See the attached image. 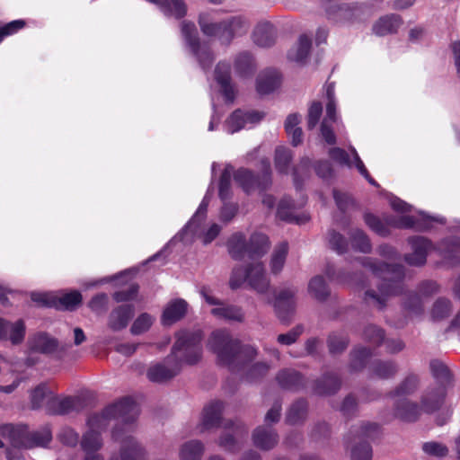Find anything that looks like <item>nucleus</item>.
<instances>
[{"label": "nucleus", "instance_id": "1", "mask_svg": "<svg viewBox=\"0 0 460 460\" xmlns=\"http://www.w3.org/2000/svg\"><path fill=\"white\" fill-rule=\"evenodd\" d=\"M137 416V403L132 399L124 398L88 418L87 427L100 433L105 430L112 420L116 421L111 437L114 441L120 444V450L119 454L112 455L110 460H146L145 449L131 435Z\"/></svg>", "mask_w": 460, "mask_h": 460}, {"label": "nucleus", "instance_id": "2", "mask_svg": "<svg viewBox=\"0 0 460 460\" xmlns=\"http://www.w3.org/2000/svg\"><path fill=\"white\" fill-rule=\"evenodd\" d=\"M363 265L372 271L375 278L383 280L381 284H378V292L369 288L365 290L364 301L367 305L382 310L386 306L387 299L390 296L402 291V266L377 262L371 258L364 259Z\"/></svg>", "mask_w": 460, "mask_h": 460}, {"label": "nucleus", "instance_id": "3", "mask_svg": "<svg viewBox=\"0 0 460 460\" xmlns=\"http://www.w3.org/2000/svg\"><path fill=\"white\" fill-rule=\"evenodd\" d=\"M208 348L217 355L219 364L228 367L233 371L257 355L255 348L242 346L226 330L213 332L208 338Z\"/></svg>", "mask_w": 460, "mask_h": 460}, {"label": "nucleus", "instance_id": "4", "mask_svg": "<svg viewBox=\"0 0 460 460\" xmlns=\"http://www.w3.org/2000/svg\"><path fill=\"white\" fill-rule=\"evenodd\" d=\"M176 337L171 354L175 356L181 367L182 363L197 364L202 358L201 331H181Z\"/></svg>", "mask_w": 460, "mask_h": 460}, {"label": "nucleus", "instance_id": "5", "mask_svg": "<svg viewBox=\"0 0 460 460\" xmlns=\"http://www.w3.org/2000/svg\"><path fill=\"white\" fill-rule=\"evenodd\" d=\"M247 282L249 287L259 294H265L270 288L264 266L261 262L251 263L245 270L242 268H234L229 280L232 289L239 288Z\"/></svg>", "mask_w": 460, "mask_h": 460}, {"label": "nucleus", "instance_id": "6", "mask_svg": "<svg viewBox=\"0 0 460 460\" xmlns=\"http://www.w3.org/2000/svg\"><path fill=\"white\" fill-rule=\"evenodd\" d=\"M0 435L8 438L11 445L18 449L31 448L35 446L45 447L52 438L51 431L48 428L29 436L23 429L16 428L12 424L1 426Z\"/></svg>", "mask_w": 460, "mask_h": 460}, {"label": "nucleus", "instance_id": "7", "mask_svg": "<svg viewBox=\"0 0 460 460\" xmlns=\"http://www.w3.org/2000/svg\"><path fill=\"white\" fill-rule=\"evenodd\" d=\"M378 431L379 426L376 423L361 422L351 427L350 439L357 443L351 448V460H371L372 448L366 439L375 438Z\"/></svg>", "mask_w": 460, "mask_h": 460}, {"label": "nucleus", "instance_id": "8", "mask_svg": "<svg viewBox=\"0 0 460 460\" xmlns=\"http://www.w3.org/2000/svg\"><path fill=\"white\" fill-rule=\"evenodd\" d=\"M200 295L208 305H216V307L211 310V314L215 317L239 323L243 322L244 313L241 307L223 304L219 299L212 296L210 289L206 287L201 288Z\"/></svg>", "mask_w": 460, "mask_h": 460}, {"label": "nucleus", "instance_id": "9", "mask_svg": "<svg viewBox=\"0 0 460 460\" xmlns=\"http://www.w3.org/2000/svg\"><path fill=\"white\" fill-rule=\"evenodd\" d=\"M181 367L174 355H168L163 361L151 365L146 372L147 378L155 383L165 382L181 371Z\"/></svg>", "mask_w": 460, "mask_h": 460}, {"label": "nucleus", "instance_id": "10", "mask_svg": "<svg viewBox=\"0 0 460 460\" xmlns=\"http://www.w3.org/2000/svg\"><path fill=\"white\" fill-rule=\"evenodd\" d=\"M181 32L187 43L197 56L200 66L204 69L209 67L214 59L213 55L206 47L199 46L194 23L183 22L181 23Z\"/></svg>", "mask_w": 460, "mask_h": 460}, {"label": "nucleus", "instance_id": "11", "mask_svg": "<svg viewBox=\"0 0 460 460\" xmlns=\"http://www.w3.org/2000/svg\"><path fill=\"white\" fill-rule=\"evenodd\" d=\"M261 164L265 170L264 180L262 182H260L248 169L240 168L234 172V178L235 182L238 183L244 191L250 192L256 186H261L262 189H266L270 184V162L268 160H263Z\"/></svg>", "mask_w": 460, "mask_h": 460}, {"label": "nucleus", "instance_id": "12", "mask_svg": "<svg viewBox=\"0 0 460 460\" xmlns=\"http://www.w3.org/2000/svg\"><path fill=\"white\" fill-rule=\"evenodd\" d=\"M296 290L286 288L281 290L275 298L274 308L278 317L282 322H288L296 307Z\"/></svg>", "mask_w": 460, "mask_h": 460}, {"label": "nucleus", "instance_id": "13", "mask_svg": "<svg viewBox=\"0 0 460 460\" xmlns=\"http://www.w3.org/2000/svg\"><path fill=\"white\" fill-rule=\"evenodd\" d=\"M412 252L405 255V261L411 266H422L426 262L428 252L431 249L429 241L421 236L409 239Z\"/></svg>", "mask_w": 460, "mask_h": 460}, {"label": "nucleus", "instance_id": "14", "mask_svg": "<svg viewBox=\"0 0 460 460\" xmlns=\"http://www.w3.org/2000/svg\"><path fill=\"white\" fill-rule=\"evenodd\" d=\"M263 114L259 111L243 112L241 111H234L226 121V128L228 133L234 134L247 124H255L261 120Z\"/></svg>", "mask_w": 460, "mask_h": 460}, {"label": "nucleus", "instance_id": "15", "mask_svg": "<svg viewBox=\"0 0 460 460\" xmlns=\"http://www.w3.org/2000/svg\"><path fill=\"white\" fill-rule=\"evenodd\" d=\"M135 314V307L132 305H122L115 307L108 317V327L112 332L124 330Z\"/></svg>", "mask_w": 460, "mask_h": 460}, {"label": "nucleus", "instance_id": "16", "mask_svg": "<svg viewBox=\"0 0 460 460\" xmlns=\"http://www.w3.org/2000/svg\"><path fill=\"white\" fill-rule=\"evenodd\" d=\"M224 403L220 401L211 402L204 407L200 430H209L221 426Z\"/></svg>", "mask_w": 460, "mask_h": 460}, {"label": "nucleus", "instance_id": "17", "mask_svg": "<svg viewBox=\"0 0 460 460\" xmlns=\"http://www.w3.org/2000/svg\"><path fill=\"white\" fill-rule=\"evenodd\" d=\"M446 396L443 385L428 388L421 396V407L425 412H433L440 408Z\"/></svg>", "mask_w": 460, "mask_h": 460}, {"label": "nucleus", "instance_id": "18", "mask_svg": "<svg viewBox=\"0 0 460 460\" xmlns=\"http://www.w3.org/2000/svg\"><path fill=\"white\" fill-rule=\"evenodd\" d=\"M423 411L422 407H419L417 402H411L407 398L396 400L394 403V417L403 421H415Z\"/></svg>", "mask_w": 460, "mask_h": 460}, {"label": "nucleus", "instance_id": "19", "mask_svg": "<svg viewBox=\"0 0 460 460\" xmlns=\"http://www.w3.org/2000/svg\"><path fill=\"white\" fill-rule=\"evenodd\" d=\"M215 79L221 86L222 93L228 102H233L235 97V93L233 85L231 84L230 76V65L225 62L217 64L215 70Z\"/></svg>", "mask_w": 460, "mask_h": 460}, {"label": "nucleus", "instance_id": "20", "mask_svg": "<svg viewBox=\"0 0 460 460\" xmlns=\"http://www.w3.org/2000/svg\"><path fill=\"white\" fill-rule=\"evenodd\" d=\"M47 411L53 415H66L80 410V401L73 398L58 399L54 396L47 403Z\"/></svg>", "mask_w": 460, "mask_h": 460}, {"label": "nucleus", "instance_id": "21", "mask_svg": "<svg viewBox=\"0 0 460 460\" xmlns=\"http://www.w3.org/2000/svg\"><path fill=\"white\" fill-rule=\"evenodd\" d=\"M24 335L25 325L22 320L11 323L0 318V340L9 339L12 343L17 344L22 341Z\"/></svg>", "mask_w": 460, "mask_h": 460}, {"label": "nucleus", "instance_id": "22", "mask_svg": "<svg viewBox=\"0 0 460 460\" xmlns=\"http://www.w3.org/2000/svg\"><path fill=\"white\" fill-rule=\"evenodd\" d=\"M248 31L247 22L241 16H234L224 21L223 42L229 43L234 37L245 34Z\"/></svg>", "mask_w": 460, "mask_h": 460}, {"label": "nucleus", "instance_id": "23", "mask_svg": "<svg viewBox=\"0 0 460 460\" xmlns=\"http://www.w3.org/2000/svg\"><path fill=\"white\" fill-rule=\"evenodd\" d=\"M402 18L397 14H388L380 17L373 25L372 31L377 36L395 33L402 25Z\"/></svg>", "mask_w": 460, "mask_h": 460}, {"label": "nucleus", "instance_id": "24", "mask_svg": "<svg viewBox=\"0 0 460 460\" xmlns=\"http://www.w3.org/2000/svg\"><path fill=\"white\" fill-rule=\"evenodd\" d=\"M247 249L249 258L262 257L270 249L268 236L259 232L252 233L247 242Z\"/></svg>", "mask_w": 460, "mask_h": 460}, {"label": "nucleus", "instance_id": "25", "mask_svg": "<svg viewBox=\"0 0 460 460\" xmlns=\"http://www.w3.org/2000/svg\"><path fill=\"white\" fill-rule=\"evenodd\" d=\"M228 253L234 260H243L248 256L247 241L243 233L233 234L226 242Z\"/></svg>", "mask_w": 460, "mask_h": 460}, {"label": "nucleus", "instance_id": "26", "mask_svg": "<svg viewBox=\"0 0 460 460\" xmlns=\"http://www.w3.org/2000/svg\"><path fill=\"white\" fill-rule=\"evenodd\" d=\"M341 382L339 376L330 373L323 375L315 382L314 391L320 395H330L336 393L341 387Z\"/></svg>", "mask_w": 460, "mask_h": 460}, {"label": "nucleus", "instance_id": "27", "mask_svg": "<svg viewBox=\"0 0 460 460\" xmlns=\"http://www.w3.org/2000/svg\"><path fill=\"white\" fill-rule=\"evenodd\" d=\"M254 445L261 449L269 450L278 443V436L271 428L260 427L253 432Z\"/></svg>", "mask_w": 460, "mask_h": 460}, {"label": "nucleus", "instance_id": "28", "mask_svg": "<svg viewBox=\"0 0 460 460\" xmlns=\"http://www.w3.org/2000/svg\"><path fill=\"white\" fill-rule=\"evenodd\" d=\"M280 82V76L277 71H265L258 76L257 91L260 94L270 93L279 86Z\"/></svg>", "mask_w": 460, "mask_h": 460}, {"label": "nucleus", "instance_id": "29", "mask_svg": "<svg viewBox=\"0 0 460 460\" xmlns=\"http://www.w3.org/2000/svg\"><path fill=\"white\" fill-rule=\"evenodd\" d=\"M58 342L55 338L43 333L35 335L30 341L31 349L44 354L54 353L58 349Z\"/></svg>", "mask_w": 460, "mask_h": 460}, {"label": "nucleus", "instance_id": "30", "mask_svg": "<svg viewBox=\"0 0 460 460\" xmlns=\"http://www.w3.org/2000/svg\"><path fill=\"white\" fill-rule=\"evenodd\" d=\"M187 311V303L183 299H176L171 302L164 309L163 322L172 324L183 317Z\"/></svg>", "mask_w": 460, "mask_h": 460}, {"label": "nucleus", "instance_id": "31", "mask_svg": "<svg viewBox=\"0 0 460 460\" xmlns=\"http://www.w3.org/2000/svg\"><path fill=\"white\" fill-rule=\"evenodd\" d=\"M277 381L279 385L286 389H299L304 386L303 376L296 370L284 369L279 372Z\"/></svg>", "mask_w": 460, "mask_h": 460}, {"label": "nucleus", "instance_id": "32", "mask_svg": "<svg viewBox=\"0 0 460 460\" xmlns=\"http://www.w3.org/2000/svg\"><path fill=\"white\" fill-rule=\"evenodd\" d=\"M311 40L306 35H301L297 42L289 49L288 59L295 62H303L307 58L311 50Z\"/></svg>", "mask_w": 460, "mask_h": 460}, {"label": "nucleus", "instance_id": "33", "mask_svg": "<svg viewBox=\"0 0 460 460\" xmlns=\"http://www.w3.org/2000/svg\"><path fill=\"white\" fill-rule=\"evenodd\" d=\"M325 9L330 16L336 15L339 20L351 21L361 13V9L355 4L331 5L325 6Z\"/></svg>", "mask_w": 460, "mask_h": 460}, {"label": "nucleus", "instance_id": "34", "mask_svg": "<svg viewBox=\"0 0 460 460\" xmlns=\"http://www.w3.org/2000/svg\"><path fill=\"white\" fill-rule=\"evenodd\" d=\"M253 41L262 48L272 46L275 42L273 26L270 23L259 24L253 32Z\"/></svg>", "mask_w": 460, "mask_h": 460}, {"label": "nucleus", "instance_id": "35", "mask_svg": "<svg viewBox=\"0 0 460 460\" xmlns=\"http://www.w3.org/2000/svg\"><path fill=\"white\" fill-rule=\"evenodd\" d=\"M295 205L289 198H283L278 206L277 216L281 220L303 224L308 220L307 217H297L294 215Z\"/></svg>", "mask_w": 460, "mask_h": 460}, {"label": "nucleus", "instance_id": "36", "mask_svg": "<svg viewBox=\"0 0 460 460\" xmlns=\"http://www.w3.org/2000/svg\"><path fill=\"white\" fill-rule=\"evenodd\" d=\"M208 202V198L205 196L201 203L199 204L195 215L191 217V219L189 221L185 228L182 230L181 234H183V238L187 239L188 233L189 231H192V228H194L193 232L195 234L198 233V230L196 228L199 227L206 218Z\"/></svg>", "mask_w": 460, "mask_h": 460}, {"label": "nucleus", "instance_id": "37", "mask_svg": "<svg viewBox=\"0 0 460 460\" xmlns=\"http://www.w3.org/2000/svg\"><path fill=\"white\" fill-rule=\"evenodd\" d=\"M196 229L198 233L195 234L193 230L189 231L187 239L182 237V240L185 242H192L194 239L198 238L200 239L204 244H208L216 239L221 231V227L217 224H212L206 231L203 230L201 226Z\"/></svg>", "mask_w": 460, "mask_h": 460}, {"label": "nucleus", "instance_id": "38", "mask_svg": "<svg viewBox=\"0 0 460 460\" xmlns=\"http://www.w3.org/2000/svg\"><path fill=\"white\" fill-rule=\"evenodd\" d=\"M204 451L199 440H190L181 446L179 456L181 460H199Z\"/></svg>", "mask_w": 460, "mask_h": 460}, {"label": "nucleus", "instance_id": "39", "mask_svg": "<svg viewBox=\"0 0 460 460\" xmlns=\"http://www.w3.org/2000/svg\"><path fill=\"white\" fill-rule=\"evenodd\" d=\"M288 252V243H280L275 247L270 261L271 273L279 274L282 270L287 259Z\"/></svg>", "mask_w": 460, "mask_h": 460}, {"label": "nucleus", "instance_id": "40", "mask_svg": "<svg viewBox=\"0 0 460 460\" xmlns=\"http://www.w3.org/2000/svg\"><path fill=\"white\" fill-rule=\"evenodd\" d=\"M102 438L100 432L88 428L81 439V447L84 453L97 452L102 447Z\"/></svg>", "mask_w": 460, "mask_h": 460}, {"label": "nucleus", "instance_id": "41", "mask_svg": "<svg viewBox=\"0 0 460 460\" xmlns=\"http://www.w3.org/2000/svg\"><path fill=\"white\" fill-rule=\"evenodd\" d=\"M199 26L201 31L208 37H217L223 42L224 21L220 22H213L209 20L208 14L199 16Z\"/></svg>", "mask_w": 460, "mask_h": 460}, {"label": "nucleus", "instance_id": "42", "mask_svg": "<svg viewBox=\"0 0 460 460\" xmlns=\"http://www.w3.org/2000/svg\"><path fill=\"white\" fill-rule=\"evenodd\" d=\"M419 387V377L416 375L407 376L400 385L392 392V395L399 397V399L405 398L412 394Z\"/></svg>", "mask_w": 460, "mask_h": 460}, {"label": "nucleus", "instance_id": "43", "mask_svg": "<svg viewBox=\"0 0 460 460\" xmlns=\"http://www.w3.org/2000/svg\"><path fill=\"white\" fill-rule=\"evenodd\" d=\"M308 291L318 301L325 300L330 295L328 286L323 276H315L310 280Z\"/></svg>", "mask_w": 460, "mask_h": 460}, {"label": "nucleus", "instance_id": "44", "mask_svg": "<svg viewBox=\"0 0 460 460\" xmlns=\"http://www.w3.org/2000/svg\"><path fill=\"white\" fill-rule=\"evenodd\" d=\"M371 371L374 376L387 379L396 375L398 367L393 361H376L371 366Z\"/></svg>", "mask_w": 460, "mask_h": 460}, {"label": "nucleus", "instance_id": "45", "mask_svg": "<svg viewBox=\"0 0 460 460\" xmlns=\"http://www.w3.org/2000/svg\"><path fill=\"white\" fill-rule=\"evenodd\" d=\"M52 397L51 392L45 384L39 385L31 393V408L34 410L41 408L44 402L47 400L48 403Z\"/></svg>", "mask_w": 460, "mask_h": 460}, {"label": "nucleus", "instance_id": "46", "mask_svg": "<svg viewBox=\"0 0 460 460\" xmlns=\"http://www.w3.org/2000/svg\"><path fill=\"white\" fill-rule=\"evenodd\" d=\"M307 414V402L304 400L296 402L288 410L287 421L295 425L302 422Z\"/></svg>", "mask_w": 460, "mask_h": 460}, {"label": "nucleus", "instance_id": "47", "mask_svg": "<svg viewBox=\"0 0 460 460\" xmlns=\"http://www.w3.org/2000/svg\"><path fill=\"white\" fill-rule=\"evenodd\" d=\"M403 307L411 315H420L424 311L423 296L419 293H410L407 295Z\"/></svg>", "mask_w": 460, "mask_h": 460}, {"label": "nucleus", "instance_id": "48", "mask_svg": "<svg viewBox=\"0 0 460 460\" xmlns=\"http://www.w3.org/2000/svg\"><path fill=\"white\" fill-rule=\"evenodd\" d=\"M187 7L182 0H164L162 12L168 16L180 19L186 14Z\"/></svg>", "mask_w": 460, "mask_h": 460}, {"label": "nucleus", "instance_id": "49", "mask_svg": "<svg viewBox=\"0 0 460 460\" xmlns=\"http://www.w3.org/2000/svg\"><path fill=\"white\" fill-rule=\"evenodd\" d=\"M370 350L366 348H359L354 349L350 353V368L354 371L361 370L366 366L367 361L370 358Z\"/></svg>", "mask_w": 460, "mask_h": 460}, {"label": "nucleus", "instance_id": "50", "mask_svg": "<svg viewBox=\"0 0 460 460\" xmlns=\"http://www.w3.org/2000/svg\"><path fill=\"white\" fill-rule=\"evenodd\" d=\"M351 243L355 250L364 253L371 251V243L365 233L359 229H355L350 233Z\"/></svg>", "mask_w": 460, "mask_h": 460}, {"label": "nucleus", "instance_id": "51", "mask_svg": "<svg viewBox=\"0 0 460 460\" xmlns=\"http://www.w3.org/2000/svg\"><path fill=\"white\" fill-rule=\"evenodd\" d=\"M292 159L291 153L283 146H279L275 151V166L280 173H288V165Z\"/></svg>", "mask_w": 460, "mask_h": 460}, {"label": "nucleus", "instance_id": "52", "mask_svg": "<svg viewBox=\"0 0 460 460\" xmlns=\"http://www.w3.org/2000/svg\"><path fill=\"white\" fill-rule=\"evenodd\" d=\"M451 313V303L445 298H438L433 305L431 317L434 321H440Z\"/></svg>", "mask_w": 460, "mask_h": 460}, {"label": "nucleus", "instance_id": "53", "mask_svg": "<svg viewBox=\"0 0 460 460\" xmlns=\"http://www.w3.org/2000/svg\"><path fill=\"white\" fill-rule=\"evenodd\" d=\"M365 223L371 228L374 232L380 235H387L389 234L388 226H390L388 222L391 219H387L386 223L382 222L378 217L372 214H366L364 216Z\"/></svg>", "mask_w": 460, "mask_h": 460}, {"label": "nucleus", "instance_id": "54", "mask_svg": "<svg viewBox=\"0 0 460 460\" xmlns=\"http://www.w3.org/2000/svg\"><path fill=\"white\" fill-rule=\"evenodd\" d=\"M304 330V326L302 324H298L288 332L278 335L277 341L281 345L290 346L296 342L298 338L303 334Z\"/></svg>", "mask_w": 460, "mask_h": 460}, {"label": "nucleus", "instance_id": "55", "mask_svg": "<svg viewBox=\"0 0 460 460\" xmlns=\"http://www.w3.org/2000/svg\"><path fill=\"white\" fill-rule=\"evenodd\" d=\"M326 95L328 102L326 104V114L323 121H327V123H334L337 120V114L334 88L332 85H329L327 87Z\"/></svg>", "mask_w": 460, "mask_h": 460}, {"label": "nucleus", "instance_id": "56", "mask_svg": "<svg viewBox=\"0 0 460 460\" xmlns=\"http://www.w3.org/2000/svg\"><path fill=\"white\" fill-rule=\"evenodd\" d=\"M330 247L339 254H342L348 251L349 243L345 237L335 231H331L328 236Z\"/></svg>", "mask_w": 460, "mask_h": 460}, {"label": "nucleus", "instance_id": "57", "mask_svg": "<svg viewBox=\"0 0 460 460\" xmlns=\"http://www.w3.org/2000/svg\"><path fill=\"white\" fill-rule=\"evenodd\" d=\"M81 294L78 291H72L70 293L62 295L58 298V304H57V307L73 310L76 305L81 304Z\"/></svg>", "mask_w": 460, "mask_h": 460}, {"label": "nucleus", "instance_id": "58", "mask_svg": "<svg viewBox=\"0 0 460 460\" xmlns=\"http://www.w3.org/2000/svg\"><path fill=\"white\" fill-rule=\"evenodd\" d=\"M153 317L146 313L141 314L133 323L130 332L134 335L141 334L149 330L153 324Z\"/></svg>", "mask_w": 460, "mask_h": 460}, {"label": "nucleus", "instance_id": "59", "mask_svg": "<svg viewBox=\"0 0 460 460\" xmlns=\"http://www.w3.org/2000/svg\"><path fill=\"white\" fill-rule=\"evenodd\" d=\"M349 341L341 334H331L328 338V348L331 354L341 353L348 346Z\"/></svg>", "mask_w": 460, "mask_h": 460}, {"label": "nucleus", "instance_id": "60", "mask_svg": "<svg viewBox=\"0 0 460 460\" xmlns=\"http://www.w3.org/2000/svg\"><path fill=\"white\" fill-rule=\"evenodd\" d=\"M232 172V167H226L221 174L219 181V196L222 199L229 198Z\"/></svg>", "mask_w": 460, "mask_h": 460}, {"label": "nucleus", "instance_id": "61", "mask_svg": "<svg viewBox=\"0 0 460 460\" xmlns=\"http://www.w3.org/2000/svg\"><path fill=\"white\" fill-rule=\"evenodd\" d=\"M422 449L426 454L437 457H443L448 454L447 447L442 443L436 441L424 443L422 446Z\"/></svg>", "mask_w": 460, "mask_h": 460}, {"label": "nucleus", "instance_id": "62", "mask_svg": "<svg viewBox=\"0 0 460 460\" xmlns=\"http://www.w3.org/2000/svg\"><path fill=\"white\" fill-rule=\"evenodd\" d=\"M364 338L375 345H380L384 341L385 335L381 329L368 325L364 330Z\"/></svg>", "mask_w": 460, "mask_h": 460}, {"label": "nucleus", "instance_id": "63", "mask_svg": "<svg viewBox=\"0 0 460 460\" xmlns=\"http://www.w3.org/2000/svg\"><path fill=\"white\" fill-rule=\"evenodd\" d=\"M323 106L321 102H313L308 110L307 116V127L309 129L314 128L322 116Z\"/></svg>", "mask_w": 460, "mask_h": 460}, {"label": "nucleus", "instance_id": "64", "mask_svg": "<svg viewBox=\"0 0 460 460\" xmlns=\"http://www.w3.org/2000/svg\"><path fill=\"white\" fill-rule=\"evenodd\" d=\"M59 440L69 447H75L79 441V435L73 429L66 427L58 434Z\"/></svg>", "mask_w": 460, "mask_h": 460}]
</instances>
